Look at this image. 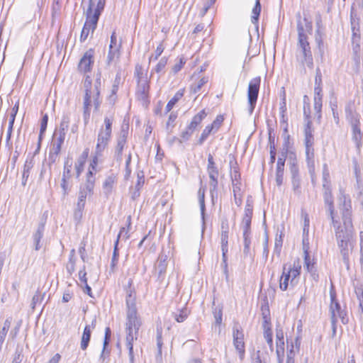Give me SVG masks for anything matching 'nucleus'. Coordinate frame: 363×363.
<instances>
[{
	"instance_id": "f257e3e1",
	"label": "nucleus",
	"mask_w": 363,
	"mask_h": 363,
	"mask_svg": "<svg viewBox=\"0 0 363 363\" xmlns=\"http://www.w3.org/2000/svg\"><path fill=\"white\" fill-rule=\"evenodd\" d=\"M342 225L338 222L333 226L335 228V238L344 263L349 267V254L352 248L354 228L352 220H342Z\"/></svg>"
},
{
	"instance_id": "f03ea898",
	"label": "nucleus",
	"mask_w": 363,
	"mask_h": 363,
	"mask_svg": "<svg viewBox=\"0 0 363 363\" xmlns=\"http://www.w3.org/2000/svg\"><path fill=\"white\" fill-rule=\"evenodd\" d=\"M101 86V74H98L94 81V86H91V80L87 76L84 81L85 96L84 99V116L85 121L89 118L90 115V107L93 101L95 108H97L100 105L99 100L100 95V89Z\"/></svg>"
},
{
	"instance_id": "7ed1b4c3",
	"label": "nucleus",
	"mask_w": 363,
	"mask_h": 363,
	"mask_svg": "<svg viewBox=\"0 0 363 363\" xmlns=\"http://www.w3.org/2000/svg\"><path fill=\"white\" fill-rule=\"evenodd\" d=\"M308 40V38L298 40L297 57L303 65H306L309 68H313V59L311 46Z\"/></svg>"
},
{
	"instance_id": "20e7f679",
	"label": "nucleus",
	"mask_w": 363,
	"mask_h": 363,
	"mask_svg": "<svg viewBox=\"0 0 363 363\" xmlns=\"http://www.w3.org/2000/svg\"><path fill=\"white\" fill-rule=\"evenodd\" d=\"M207 172L210 179V192L212 198H213L214 193H216L217 191L219 171L214 161L213 157L211 153L208 155Z\"/></svg>"
},
{
	"instance_id": "39448f33",
	"label": "nucleus",
	"mask_w": 363,
	"mask_h": 363,
	"mask_svg": "<svg viewBox=\"0 0 363 363\" xmlns=\"http://www.w3.org/2000/svg\"><path fill=\"white\" fill-rule=\"evenodd\" d=\"M135 74L138 78V87L136 91V97L139 101L145 103L149 96L150 85L147 77L143 76L141 68L136 67Z\"/></svg>"
},
{
	"instance_id": "423d86ee",
	"label": "nucleus",
	"mask_w": 363,
	"mask_h": 363,
	"mask_svg": "<svg viewBox=\"0 0 363 363\" xmlns=\"http://www.w3.org/2000/svg\"><path fill=\"white\" fill-rule=\"evenodd\" d=\"M261 83L259 77L252 79L249 83L247 90V100L249 104V113L252 114L255 108Z\"/></svg>"
},
{
	"instance_id": "0eeeda50",
	"label": "nucleus",
	"mask_w": 363,
	"mask_h": 363,
	"mask_svg": "<svg viewBox=\"0 0 363 363\" xmlns=\"http://www.w3.org/2000/svg\"><path fill=\"white\" fill-rule=\"evenodd\" d=\"M141 325L142 323L138 314L137 308H126L125 332L138 333Z\"/></svg>"
},
{
	"instance_id": "6e6552de",
	"label": "nucleus",
	"mask_w": 363,
	"mask_h": 363,
	"mask_svg": "<svg viewBox=\"0 0 363 363\" xmlns=\"http://www.w3.org/2000/svg\"><path fill=\"white\" fill-rule=\"evenodd\" d=\"M233 345L238 352L240 359H243L245 357L244 333L239 325H235L233 331Z\"/></svg>"
},
{
	"instance_id": "1a4fd4ad",
	"label": "nucleus",
	"mask_w": 363,
	"mask_h": 363,
	"mask_svg": "<svg viewBox=\"0 0 363 363\" xmlns=\"http://www.w3.org/2000/svg\"><path fill=\"white\" fill-rule=\"evenodd\" d=\"M287 147L283 149L277 160L276 169V183L277 186H281L283 183L284 164L287 156Z\"/></svg>"
},
{
	"instance_id": "9d476101",
	"label": "nucleus",
	"mask_w": 363,
	"mask_h": 363,
	"mask_svg": "<svg viewBox=\"0 0 363 363\" xmlns=\"http://www.w3.org/2000/svg\"><path fill=\"white\" fill-rule=\"evenodd\" d=\"M104 6L105 0H98L96 6L92 0H89V5L85 15L99 21V16L104 9Z\"/></svg>"
},
{
	"instance_id": "9b49d317",
	"label": "nucleus",
	"mask_w": 363,
	"mask_h": 363,
	"mask_svg": "<svg viewBox=\"0 0 363 363\" xmlns=\"http://www.w3.org/2000/svg\"><path fill=\"white\" fill-rule=\"evenodd\" d=\"M323 199L325 205L328 206V211L330 213V217L332 220L333 224L335 225V223H337V220H335L334 218V203H333V196L332 194L331 186H327L326 184H323Z\"/></svg>"
},
{
	"instance_id": "f8f14e48",
	"label": "nucleus",
	"mask_w": 363,
	"mask_h": 363,
	"mask_svg": "<svg viewBox=\"0 0 363 363\" xmlns=\"http://www.w3.org/2000/svg\"><path fill=\"white\" fill-rule=\"evenodd\" d=\"M298 40L308 38V34H311L313 30L312 22L304 18L303 21H297Z\"/></svg>"
},
{
	"instance_id": "ddd939ff",
	"label": "nucleus",
	"mask_w": 363,
	"mask_h": 363,
	"mask_svg": "<svg viewBox=\"0 0 363 363\" xmlns=\"http://www.w3.org/2000/svg\"><path fill=\"white\" fill-rule=\"evenodd\" d=\"M94 51L92 49L87 50L79 61L78 68L80 72L86 73L91 70L94 63Z\"/></svg>"
},
{
	"instance_id": "4468645a",
	"label": "nucleus",
	"mask_w": 363,
	"mask_h": 363,
	"mask_svg": "<svg viewBox=\"0 0 363 363\" xmlns=\"http://www.w3.org/2000/svg\"><path fill=\"white\" fill-rule=\"evenodd\" d=\"M97 23H98L97 21H96L94 18H91L89 16H86V21L84 23V25L83 26V28H82V30L81 33V35H80V41L81 42H84L87 39L90 32L91 33H93L94 32V30L96 28Z\"/></svg>"
},
{
	"instance_id": "2eb2a0df",
	"label": "nucleus",
	"mask_w": 363,
	"mask_h": 363,
	"mask_svg": "<svg viewBox=\"0 0 363 363\" xmlns=\"http://www.w3.org/2000/svg\"><path fill=\"white\" fill-rule=\"evenodd\" d=\"M340 210L342 211V220H352L351 218V201L349 196L342 195L340 198Z\"/></svg>"
},
{
	"instance_id": "dca6fc26",
	"label": "nucleus",
	"mask_w": 363,
	"mask_h": 363,
	"mask_svg": "<svg viewBox=\"0 0 363 363\" xmlns=\"http://www.w3.org/2000/svg\"><path fill=\"white\" fill-rule=\"evenodd\" d=\"M96 323V318H94L90 325H86L84 327L80 344V347L82 350H85L88 347L91 339V330L94 329Z\"/></svg>"
},
{
	"instance_id": "f3484780",
	"label": "nucleus",
	"mask_w": 363,
	"mask_h": 363,
	"mask_svg": "<svg viewBox=\"0 0 363 363\" xmlns=\"http://www.w3.org/2000/svg\"><path fill=\"white\" fill-rule=\"evenodd\" d=\"M111 136V135L99 130L97 137V143L95 148L96 153L98 155H102L103 152L108 146Z\"/></svg>"
},
{
	"instance_id": "a211bd4d",
	"label": "nucleus",
	"mask_w": 363,
	"mask_h": 363,
	"mask_svg": "<svg viewBox=\"0 0 363 363\" xmlns=\"http://www.w3.org/2000/svg\"><path fill=\"white\" fill-rule=\"evenodd\" d=\"M167 259L168 256L162 252L158 257L155 269L158 273L159 279H164V274L166 273L167 266Z\"/></svg>"
},
{
	"instance_id": "6ab92c4d",
	"label": "nucleus",
	"mask_w": 363,
	"mask_h": 363,
	"mask_svg": "<svg viewBox=\"0 0 363 363\" xmlns=\"http://www.w3.org/2000/svg\"><path fill=\"white\" fill-rule=\"evenodd\" d=\"M93 190L94 188L91 187V184H89L88 185H82L79 188L77 205L79 206V207L81 206H85L86 199L88 196L93 194Z\"/></svg>"
},
{
	"instance_id": "aec40b11",
	"label": "nucleus",
	"mask_w": 363,
	"mask_h": 363,
	"mask_svg": "<svg viewBox=\"0 0 363 363\" xmlns=\"http://www.w3.org/2000/svg\"><path fill=\"white\" fill-rule=\"evenodd\" d=\"M360 124L351 125L352 140L354 143L357 150L360 151L362 146L363 133L360 128Z\"/></svg>"
},
{
	"instance_id": "412c9836",
	"label": "nucleus",
	"mask_w": 363,
	"mask_h": 363,
	"mask_svg": "<svg viewBox=\"0 0 363 363\" xmlns=\"http://www.w3.org/2000/svg\"><path fill=\"white\" fill-rule=\"evenodd\" d=\"M132 280L128 281V287L126 289V308H135L136 302H135V292L133 289L131 287Z\"/></svg>"
},
{
	"instance_id": "4be33fe9",
	"label": "nucleus",
	"mask_w": 363,
	"mask_h": 363,
	"mask_svg": "<svg viewBox=\"0 0 363 363\" xmlns=\"http://www.w3.org/2000/svg\"><path fill=\"white\" fill-rule=\"evenodd\" d=\"M45 230V224L40 223L38 226L36 231L33 235V240L34 243V248L36 251L41 248L40 241L43 237Z\"/></svg>"
},
{
	"instance_id": "5701e85b",
	"label": "nucleus",
	"mask_w": 363,
	"mask_h": 363,
	"mask_svg": "<svg viewBox=\"0 0 363 363\" xmlns=\"http://www.w3.org/2000/svg\"><path fill=\"white\" fill-rule=\"evenodd\" d=\"M345 116L350 125L360 124V116L355 111H353L350 107L345 108Z\"/></svg>"
},
{
	"instance_id": "b1692460",
	"label": "nucleus",
	"mask_w": 363,
	"mask_h": 363,
	"mask_svg": "<svg viewBox=\"0 0 363 363\" xmlns=\"http://www.w3.org/2000/svg\"><path fill=\"white\" fill-rule=\"evenodd\" d=\"M306 147V162L309 171L314 170L315 168V160H314V149L313 146H305Z\"/></svg>"
},
{
	"instance_id": "393cba45",
	"label": "nucleus",
	"mask_w": 363,
	"mask_h": 363,
	"mask_svg": "<svg viewBox=\"0 0 363 363\" xmlns=\"http://www.w3.org/2000/svg\"><path fill=\"white\" fill-rule=\"evenodd\" d=\"M261 9L262 6L260 0H256L255 4L252 11L251 22L257 27V28H258V21L261 13Z\"/></svg>"
},
{
	"instance_id": "a878e982",
	"label": "nucleus",
	"mask_w": 363,
	"mask_h": 363,
	"mask_svg": "<svg viewBox=\"0 0 363 363\" xmlns=\"http://www.w3.org/2000/svg\"><path fill=\"white\" fill-rule=\"evenodd\" d=\"M304 134H305V140H304L305 146H309V147L313 146L314 138H313V135L312 133L311 121H308V122H307V123H306V125L305 130H304Z\"/></svg>"
},
{
	"instance_id": "bb28decb",
	"label": "nucleus",
	"mask_w": 363,
	"mask_h": 363,
	"mask_svg": "<svg viewBox=\"0 0 363 363\" xmlns=\"http://www.w3.org/2000/svg\"><path fill=\"white\" fill-rule=\"evenodd\" d=\"M289 274L286 273V265L283 267V272L279 281V288L281 291H286L289 286V281H291Z\"/></svg>"
},
{
	"instance_id": "cd10ccee",
	"label": "nucleus",
	"mask_w": 363,
	"mask_h": 363,
	"mask_svg": "<svg viewBox=\"0 0 363 363\" xmlns=\"http://www.w3.org/2000/svg\"><path fill=\"white\" fill-rule=\"evenodd\" d=\"M276 346L278 363H284V340H276Z\"/></svg>"
},
{
	"instance_id": "c85d7f7f",
	"label": "nucleus",
	"mask_w": 363,
	"mask_h": 363,
	"mask_svg": "<svg viewBox=\"0 0 363 363\" xmlns=\"http://www.w3.org/2000/svg\"><path fill=\"white\" fill-rule=\"evenodd\" d=\"M184 96V91L183 90H179L174 96L168 101L166 107L165 111L166 113L169 112L174 106Z\"/></svg>"
},
{
	"instance_id": "c756f323",
	"label": "nucleus",
	"mask_w": 363,
	"mask_h": 363,
	"mask_svg": "<svg viewBox=\"0 0 363 363\" xmlns=\"http://www.w3.org/2000/svg\"><path fill=\"white\" fill-rule=\"evenodd\" d=\"M120 48H109L108 56H107V63L108 65H111L112 63H116L120 57Z\"/></svg>"
},
{
	"instance_id": "7c9ffc66",
	"label": "nucleus",
	"mask_w": 363,
	"mask_h": 363,
	"mask_svg": "<svg viewBox=\"0 0 363 363\" xmlns=\"http://www.w3.org/2000/svg\"><path fill=\"white\" fill-rule=\"evenodd\" d=\"M126 144V141L117 139V145L115 148V158L117 161L122 160L123 148Z\"/></svg>"
},
{
	"instance_id": "2f4dec72",
	"label": "nucleus",
	"mask_w": 363,
	"mask_h": 363,
	"mask_svg": "<svg viewBox=\"0 0 363 363\" xmlns=\"http://www.w3.org/2000/svg\"><path fill=\"white\" fill-rule=\"evenodd\" d=\"M342 311L340 303L335 299L334 296L331 295V303L330 311L331 318H337V314Z\"/></svg>"
},
{
	"instance_id": "473e14b6",
	"label": "nucleus",
	"mask_w": 363,
	"mask_h": 363,
	"mask_svg": "<svg viewBox=\"0 0 363 363\" xmlns=\"http://www.w3.org/2000/svg\"><path fill=\"white\" fill-rule=\"evenodd\" d=\"M314 262L313 259H311V256L309 255V252H307V249L305 248V254H304V268L308 272H313V269H315L314 266Z\"/></svg>"
},
{
	"instance_id": "72a5a7b5",
	"label": "nucleus",
	"mask_w": 363,
	"mask_h": 363,
	"mask_svg": "<svg viewBox=\"0 0 363 363\" xmlns=\"http://www.w3.org/2000/svg\"><path fill=\"white\" fill-rule=\"evenodd\" d=\"M290 160H291V161L289 162V169H290L291 178L300 177L299 176V169L297 165V161H296V157H294V159H292L291 157H290Z\"/></svg>"
},
{
	"instance_id": "f704fd0d",
	"label": "nucleus",
	"mask_w": 363,
	"mask_h": 363,
	"mask_svg": "<svg viewBox=\"0 0 363 363\" xmlns=\"http://www.w3.org/2000/svg\"><path fill=\"white\" fill-rule=\"evenodd\" d=\"M208 82L207 77H202L196 83H194L190 86V91L193 94L199 92L202 86Z\"/></svg>"
},
{
	"instance_id": "c9c22d12",
	"label": "nucleus",
	"mask_w": 363,
	"mask_h": 363,
	"mask_svg": "<svg viewBox=\"0 0 363 363\" xmlns=\"http://www.w3.org/2000/svg\"><path fill=\"white\" fill-rule=\"evenodd\" d=\"M115 182V177L113 175L108 176L103 184V189L106 194H108L113 188Z\"/></svg>"
},
{
	"instance_id": "e433bc0d",
	"label": "nucleus",
	"mask_w": 363,
	"mask_h": 363,
	"mask_svg": "<svg viewBox=\"0 0 363 363\" xmlns=\"http://www.w3.org/2000/svg\"><path fill=\"white\" fill-rule=\"evenodd\" d=\"M251 220H252V218L243 216L242 220V227L243 229V236H250Z\"/></svg>"
},
{
	"instance_id": "4c0bfd02",
	"label": "nucleus",
	"mask_w": 363,
	"mask_h": 363,
	"mask_svg": "<svg viewBox=\"0 0 363 363\" xmlns=\"http://www.w3.org/2000/svg\"><path fill=\"white\" fill-rule=\"evenodd\" d=\"M72 160L67 158L64 164V169L62 177L71 178L72 177Z\"/></svg>"
},
{
	"instance_id": "58836bf2",
	"label": "nucleus",
	"mask_w": 363,
	"mask_h": 363,
	"mask_svg": "<svg viewBox=\"0 0 363 363\" xmlns=\"http://www.w3.org/2000/svg\"><path fill=\"white\" fill-rule=\"evenodd\" d=\"M118 257H119V252H118V240H116L114 243V249L113 252V256L111 259V268L112 270L114 269L116 266L118 264Z\"/></svg>"
},
{
	"instance_id": "ea45409f",
	"label": "nucleus",
	"mask_w": 363,
	"mask_h": 363,
	"mask_svg": "<svg viewBox=\"0 0 363 363\" xmlns=\"http://www.w3.org/2000/svg\"><path fill=\"white\" fill-rule=\"evenodd\" d=\"M69 124V116L68 114H64L60 125L58 131L66 133Z\"/></svg>"
},
{
	"instance_id": "a19ab883",
	"label": "nucleus",
	"mask_w": 363,
	"mask_h": 363,
	"mask_svg": "<svg viewBox=\"0 0 363 363\" xmlns=\"http://www.w3.org/2000/svg\"><path fill=\"white\" fill-rule=\"evenodd\" d=\"M291 184L294 194L296 195H300L301 193L300 177L291 178Z\"/></svg>"
},
{
	"instance_id": "79ce46f5",
	"label": "nucleus",
	"mask_w": 363,
	"mask_h": 363,
	"mask_svg": "<svg viewBox=\"0 0 363 363\" xmlns=\"http://www.w3.org/2000/svg\"><path fill=\"white\" fill-rule=\"evenodd\" d=\"M212 133H213V130L211 128V127L208 125L206 126L198 140V144L200 145H202L208 138V135Z\"/></svg>"
},
{
	"instance_id": "37998d69",
	"label": "nucleus",
	"mask_w": 363,
	"mask_h": 363,
	"mask_svg": "<svg viewBox=\"0 0 363 363\" xmlns=\"http://www.w3.org/2000/svg\"><path fill=\"white\" fill-rule=\"evenodd\" d=\"M206 116L207 113L206 112L205 109H203L193 117L191 122H193L194 124H196L197 125H199L202 121L206 117Z\"/></svg>"
},
{
	"instance_id": "c03bdc74",
	"label": "nucleus",
	"mask_w": 363,
	"mask_h": 363,
	"mask_svg": "<svg viewBox=\"0 0 363 363\" xmlns=\"http://www.w3.org/2000/svg\"><path fill=\"white\" fill-rule=\"evenodd\" d=\"M194 133H192L191 130H189L188 129V128H186L185 130H182L181 134H180V138L179 139H177L178 140V143L179 144H182L184 142H186L188 141L190 138L191 137L192 134Z\"/></svg>"
},
{
	"instance_id": "a18cd8bd",
	"label": "nucleus",
	"mask_w": 363,
	"mask_h": 363,
	"mask_svg": "<svg viewBox=\"0 0 363 363\" xmlns=\"http://www.w3.org/2000/svg\"><path fill=\"white\" fill-rule=\"evenodd\" d=\"M66 133L62 132H55L53 135V143L60 145L62 146L65 139Z\"/></svg>"
},
{
	"instance_id": "49530a36",
	"label": "nucleus",
	"mask_w": 363,
	"mask_h": 363,
	"mask_svg": "<svg viewBox=\"0 0 363 363\" xmlns=\"http://www.w3.org/2000/svg\"><path fill=\"white\" fill-rule=\"evenodd\" d=\"M228 231L223 230L221 233V250L228 251Z\"/></svg>"
},
{
	"instance_id": "de8ad7c7",
	"label": "nucleus",
	"mask_w": 363,
	"mask_h": 363,
	"mask_svg": "<svg viewBox=\"0 0 363 363\" xmlns=\"http://www.w3.org/2000/svg\"><path fill=\"white\" fill-rule=\"evenodd\" d=\"M198 194H199V204H200V208H201V212L202 216L203 217L204 211H205V201H204L205 189L200 188Z\"/></svg>"
},
{
	"instance_id": "09e8293b",
	"label": "nucleus",
	"mask_w": 363,
	"mask_h": 363,
	"mask_svg": "<svg viewBox=\"0 0 363 363\" xmlns=\"http://www.w3.org/2000/svg\"><path fill=\"white\" fill-rule=\"evenodd\" d=\"M286 273L289 274V277H291V285L294 286L297 284L298 281L296 280L297 278L299 277L301 272H297L296 270H292L291 269L286 268Z\"/></svg>"
},
{
	"instance_id": "8fccbe9b",
	"label": "nucleus",
	"mask_w": 363,
	"mask_h": 363,
	"mask_svg": "<svg viewBox=\"0 0 363 363\" xmlns=\"http://www.w3.org/2000/svg\"><path fill=\"white\" fill-rule=\"evenodd\" d=\"M223 121V117L220 115L217 116L216 119L213 121V123L208 125L213 130V133L217 132L220 127Z\"/></svg>"
},
{
	"instance_id": "3c124183",
	"label": "nucleus",
	"mask_w": 363,
	"mask_h": 363,
	"mask_svg": "<svg viewBox=\"0 0 363 363\" xmlns=\"http://www.w3.org/2000/svg\"><path fill=\"white\" fill-rule=\"evenodd\" d=\"M167 58L166 57H162L152 72L155 71L157 73H161L163 72L164 67L167 65Z\"/></svg>"
},
{
	"instance_id": "603ef678",
	"label": "nucleus",
	"mask_w": 363,
	"mask_h": 363,
	"mask_svg": "<svg viewBox=\"0 0 363 363\" xmlns=\"http://www.w3.org/2000/svg\"><path fill=\"white\" fill-rule=\"evenodd\" d=\"M104 123H105V128H104L102 127L100 129V131L111 135V133H112L111 127H112L113 120L108 117H106L104 118Z\"/></svg>"
},
{
	"instance_id": "864d4df0",
	"label": "nucleus",
	"mask_w": 363,
	"mask_h": 363,
	"mask_svg": "<svg viewBox=\"0 0 363 363\" xmlns=\"http://www.w3.org/2000/svg\"><path fill=\"white\" fill-rule=\"evenodd\" d=\"M177 118V112H171L168 121L167 122V130L172 131V129L174 127V122Z\"/></svg>"
},
{
	"instance_id": "5fc2aeb1",
	"label": "nucleus",
	"mask_w": 363,
	"mask_h": 363,
	"mask_svg": "<svg viewBox=\"0 0 363 363\" xmlns=\"http://www.w3.org/2000/svg\"><path fill=\"white\" fill-rule=\"evenodd\" d=\"M264 337L267 341L270 350H273V339L272 329H267L264 330Z\"/></svg>"
},
{
	"instance_id": "6e6d98bb",
	"label": "nucleus",
	"mask_w": 363,
	"mask_h": 363,
	"mask_svg": "<svg viewBox=\"0 0 363 363\" xmlns=\"http://www.w3.org/2000/svg\"><path fill=\"white\" fill-rule=\"evenodd\" d=\"M352 60L354 63V70L358 72L360 67L361 63V55L360 53H352Z\"/></svg>"
},
{
	"instance_id": "4d7b16f0",
	"label": "nucleus",
	"mask_w": 363,
	"mask_h": 363,
	"mask_svg": "<svg viewBox=\"0 0 363 363\" xmlns=\"http://www.w3.org/2000/svg\"><path fill=\"white\" fill-rule=\"evenodd\" d=\"M322 99L323 98H314V110L318 118L321 117Z\"/></svg>"
},
{
	"instance_id": "13d9d810",
	"label": "nucleus",
	"mask_w": 363,
	"mask_h": 363,
	"mask_svg": "<svg viewBox=\"0 0 363 363\" xmlns=\"http://www.w3.org/2000/svg\"><path fill=\"white\" fill-rule=\"evenodd\" d=\"M230 177L232 183H234V182H240L241 176L238 167H232Z\"/></svg>"
},
{
	"instance_id": "bf43d9fd",
	"label": "nucleus",
	"mask_w": 363,
	"mask_h": 363,
	"mask_svg": "<svg viewBox=\"0 0 363 363\" xmlns=\"http://www.w3.org/2000/svg\"><path fill=\"white\" fill-rule=\"evenodd\" d=\"M330 174L328 168V165L326 164H323V184H326L327 186L330 185Z\"/></svg>"
},
{
	"instance_id": "052dcab7",
	"label": "nucleus",
	"mask_w": 363,
	"mask_h": 363,
	"mask_svg": "<svg viewBox=\"0 0 363 363\" xmlns=\"http://www.w3.org/2000/svg\"><path fill=\"white\" fill-rule=\"evenodd\" d=\"M11 318H6L4 323L3 328L0 330V335H2L6 337L7 333L11 327Z\"/></svg>"
},
{
	"instance_id": "680f3d73",
	"label": "nucleus",
	"mask_w": 363,
	"mask_h": 363,
	"mask_svg": "<svg viewBox=\"0 0 363 363\" xmlns=\"http://www.w3.org/2000/svg\"><path fill=\"white\" fill-rule=\"evenodd\" d=\"M121 41H120L119 43H118L116 33L115 31H113L111 35L109 48H111V50L112 48H121Z\"/></svg>"
},
{
	"instance_id": "e2e57ef3",
	"label": "nucleus",
	"mask_w": 363,
	"mask_h": 363,
	"mask_svg": "<svg viewBox=\"0 0 363 363\" xmlns=\"http://www.w3.org/2000/svg\"><path fill=\"white\" fill-rule=\"evenodd\" d=\"M164 46L162 45V43H160L158 45V46L156 48V50L155 52V54L154 55H152L150 57V62H151L152 60H157L158 59V57L162 55V53L164 51Z\"/></svg>"
},
{
	"instance_id": "0e129e2a",
	"label": "nucleus",
	"mask_w": 363,
	"mask_h": 363,
	"mask_svg": "<svg viewBox=\"0 0 363 363\" xmlns=\"http://www.w3.org/2000/svg\"><path fill=\"white\" fill-rule=\"evenodd\" d=\"M84 164H85L84 162H82L79 160H77V162L75 163V166H74L77 178H79V176L81 175L82 172H83Z\"/></svg>"
},
{
	"instance_id": "69168bd1",
	"label": "nucleus",
	"mask_w": 363,
	"mask_h": 363,
	"mask_svg": "<svg viewBox=\"0 0 363 363\" xmlns=\"http://www.w3.org/2000/svg\"><path fill=\"white\" fill-rule=\"evenodd\" d=\"M34 165V161L33 157H27L25 164L23 165V172H27L30 174V169L33 167Z\"/></svg>"
},
{
	"instance_id": "338daca9",
	"label": "nucleus",
	"mask_w": 363,
	"mask_h": 363,
	"mask_svg": "<svg viewBox=\"0 0 363 363\" xmlns=\"http://www.w3.org/2000/svg\"><path fill=\"white\" fill-rule=\"evenodd\" d=\"M23 359V354L22 353V349L16 348L12 363H21Z\"/></svg>"
},
{
	"instance_id": "774afa93",
	"label": "nucleus",
	"mask_w": 363,
	"mask_h": 363,
	"mask_svg": "<svg viewBox=\"0 0 363 363\" xmlns=\"http://www.w3.org/2000/svg\"><path fill=\"white\" fill-rule=\"evenodd\" d=\"M355 293L359 301V307L361 308L362 312L363 313V286L361 285L357 287L355 290Z\"/></svg>"
}]
</instances>
